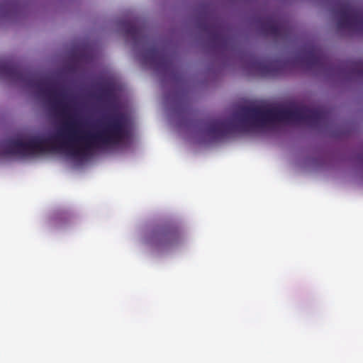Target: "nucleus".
Here are the masks:
<instances>
[{
    "label": "nucleus",
    "instance_id": "f257e3e1",
    "mask_svg": "<svg viewBox=\"0 0 363 363\" xmlns=\"http://www.w3.org/2000/svg\"><path fill=\"white\" fill-rule=\"evenodd\" d=\"M40 91L48 97L50 109L67 120L65 129L46 139L33 136L26 140L15 138L4 141V155L33 157L55 150L59 143L60 147L68 150L73 156L84 155L95 147L118 145L128 136L127 118L123 113L104 116L96 131H78L74 128L73 100L65 93L57 94L52 86L40 87Z\"/></svg>",
    "mask_w": 363,
    "mask_h": 363
},
{
    "label": "nucleus",
    "instance_id": "f03ea898",
    "mask_svg": "<svg viewBox=\"0 0 363 363\" xmlns=\"http://www.w3.org/2000/svg\"><path fill=\"white\" fill-rule=\"evenodd\" d=\"M306 106L272 107L245 106L242 115L252 119V124L265 128L274 122H305Z\"/></svg>",
    "mask_w": 363,
    "mask_h": 363
},
{
    "label": "nucleus",
    "instance_id": "7ed1b4c3",
    "mask_svg": "<svg viewBox=\"0 0 363 363\" xmlns=\"http://www.w3.org/2000/svg\"><path fill=\"white\" fill-rule=\"evenodd\" d=\"M242 107L236 114L238 118V123H235L228 120L213 119L206 124V132L213 138L219 139L228 136L235 132H249L252 128H257L252 124V119L245 118L242 115Z\"/></svg>",
    "mask_w": 363,
    "mask_h": 363
},
{
    "label": "nucleus",
    "instance_id": "20e7f679",
    "mask_svg": "<svg viewBox=\"0 0 363 363\" xmlns=\"http://www.w3.org/2000/svg\"><path fill=\"white\" fill-rule=\"evenodd\" d=\"M181 231L174 224L167 223L154 228L147 237V242L159 250H167L179 243Z\"/></svg>",
    "mask_w": 363,
    "mask_h": 363
},
{
    "label": "nucleus",
    "instance_id": "39448f33",
    "mask_svg": "<svg viewBox=\"0 0 363 363\" xmlns=\"http://www.w3.org/2000/svg\"><path fill=\"white\" fill-rule=\"evenodd\" d=\"M340 14L337 26L338 28H363V10L353 6L349 1H341L338 4Z\"/></svg>",
    "mask_w": 363,
    "mask_h": 363
},
{
    "label": "nucleus",
    "instance_id": "423d86ee",
    "mask_svg": "<svg viewBox=\"0 0 363 363\" xmlns=\"http://www.w3.org/2000/svg\"><path fill=\"white\" fill-rule=\"evenodd\" d=\"M261 31L264 35H270L276 39H287L293 33L289 23L277 18L274 14L267 16L261 23Z\"/></svg>",
    "mask_w": 363,
    "mask_h": 363
},
{
    "label": "nucleus",
    "instance_id": "0eeeda50",
    "mask_svg": "<svg viewBox=\"0 0 363 363\" xmlns=\"http://www.w3.org/2000/svg\"><path fill=\"white\" fill-rule=\"evenodd\" d=\"M145 60L156 66L157 70L174 71V60L164 48L153 45L145 53Z\"/></svg>",
    "mask_w": 363,
    "mask_h": 363
},
{
    "label": "nucleus",
    "instance_id": "6e6552de",
    "mask_svg": "<svg viewBox=\"0 0 363 363\" xmlns=\"http://www.w3.org/2000/svg\"><path fill=\"white\" fill-rule=\"evenodd\" d=\"M125 34L130 36L135 43H148L150 37L145 25L134 19L122 23Z\"/></svg>",
    "mask_w": 363,
    "mask_h": 363
},
{
    "label": "nucleus",
    "instance_id": "1a4fd4ad",
    "mask_svg": "<svg viewBox=\"0 0 363 363\" xmlns=\"http://www.w3.org/2000/svg\"><path fill=\"white\" fill-rule=\"evenodd\" d=\"M199 27L210 34L211 39L214 43L226 44L229 41L221 26L216 23H200Z\"/></svg>",
    "mask_w": 363,
    "mask_h": 363
},
{
    "label": "nucleus",
    "instance_id": "9d476101",
    "mask_svg": "<svg viewBox=\"0 0 363 363\" xmlns=\"http://www.w3.org/2000/svg\"><path fill=\"white\" fill-rule=\"evenodd\" d=\"M25 71L17 64L10 61L0 62V76L10 79H24Z\"/></svg>",
    "mask_w": 363,
    "mask_h": 363
},
{
    "label": "nucleus",
    "instance_id": "9b49d317",
    "mask_svg": "<svg viewBox=\"0 0 363 363\" xmlns=\"http://www.w3.org/2000/svg\"><path fill=\"white\" fill-rule=\"evenodd\" d=\"M301 60L309 68L319 67L326 62L325 55L320 49L315 45L309 47L308 50L301 57Z\"/></svg>",
    "mask_w": 363,
    "mask_h": 363
},
{
    "label": "nucleus",
    "instance_id": "f8f14e48",
    "mask_svg": "<svg viewBox=\"0 0 363 363\" xmlns=\"http://www.w3.org/2000/svg\"><path fill=\"white\" fill-rule=\"evenodd\" d=\"M252 67L259 72L262 77H274L278 68L277 62L268 60H255Z\"/></svg>",
    "mask_w": 363,
    "mask_h": 363
},
{
    "label": "nucleus",
    "instance_id": "ddd939ff",
    "mask_svg": "<svg viewBox=\"0 0 363 363\" xmlns=\"http://www.w3.org/2000/svg\"><path fill=\"white\" fill-rule=\"evenodd\" d=\"M328 118V112L322 108H310L306 106L305 122L318 124Z\"/></svg>",
    "mask_w": 363,
    "mask_h": 363
},
{
    "label": "nucleus",
    "instance_id": "4468645a",
    "mask_svg": "<svg viewBox=\"0 0 363 363\" xmlns=\"http://www.w3.org/2000/svg\"><path fill=\"white\" fill-rule=\"evenodd\" d=\"M114 95V86L111 84L103 86L99 92V98L104 101L110 100Z\"/></svg>",
    "mask_w": 363,
    "mask_h": 363
},
{
    "label": "nucleus",
    "instance_id": "2eb2a0df",
    "mask_svg": "<svg viewBox=\"0 0 363 363\" xmlns=\"http://www.w3.org/2000/svg\"><path fill=\"white\" fill-rule=\"evenodd\" d=\"M353 69L356 71L359 75L363 76V62L354 63Z\"/></svg>",
    "mask_w": 363,
    "mask_h": 363
}]
</instances>
